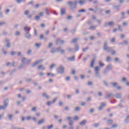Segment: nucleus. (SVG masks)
Listing matches in <instances>:
<instances>
[{
  "label": "nucleus",
  "instance_id": "f257e3e1",
  "mask_svg": "<svg viewBox=\"0 0 129 129\" xmlns=\"http://www.w3.org/2000/svg\"><path fill=\"white\" fill-rule=\"evenodd\" d=\"M21 62L22 63H21L19 67L18 68V70L23 69L25 66H28V65H29L31 62H32V59H27V57H24L22 58Z\"/></svg>",
  "mask_w": 129,
  "mask_h": 129
},
{
  "label": "nucleus",
  "instance_id": "f03ea898",
  "mask_svg": "<svg viewBox=\"0 0 129 129\" xmlns=\"http://www.w3.org/2000/svg\"><path fill=\"white\" fill-rule=\"evenodd\" d=\"M78 3V1H74V3L72 1H69L68 2V6H70L71 10L72 11H74V10H76L77 9V4Z\"/></svg>",
  "mask_w": 129,
  "mask_h": 129
},
{
  "label": "nucleus",
  "instance_id": "7ed1b4c3",
  "mask_svg": "<svg viewBox=\"0 0 129 129\" xmlns=\"http://www.w3.org/2000/svg\"><path fill=\"white\" fill-rule=\"evenodd\" d=\"M94 70L95 77H96V78H99V79H100V78H101V76L100 75V73H99V71H100V67H96L94 69Z\"/></svg>",
  "mask_w": 129,
  "mask_h": 129
},
{
  "label": "nucleus",
  "instance_id": "20e7f679",
  "mask_svg": "<svg viewBox=\"0 0 129 129\" xmlns=\"http://www.w3.org/2000/svg\"><path fill=\"white\" fill-rule=\"evenodd\" d=\"M4 105L0 106V110H2V109L3 110H6V109H7V107L9 106V99H6L4 101Z\"/></svg>",
  "mask_w": 129,
  "mask_h": 129
},
{
  "label": "nucleus",
  "instance_id": "39448f33",
  "mask_svg": "<svg viewBox=\"0 0 129 129\" xmlns=\"http://www.w3.org/2000/svg\"><path fill=\"white\" fill-rule=\"evenodd\" d=\"M103 50H104V51H106V52H107V53H108V52L112 51V48L107 46V41H104Z\"/></svg>",
  "mask_w": 129,
  "mask_h": 129
},
{
  "label": "nucleus",
  "instance_id": "423d86ee",
  "mask_svg": "<svg viewBox=\"0 0 129 129\" xmlns=\"http://www.w3.org/2000/svg\"><path fill=\"white\" fill-rule=\"evenodd\" d=\"M56 71L57 73H59V74H63L65 71V69L63 66H60L59 67L56 69Z\"/></svg>",
  "mask_w": 129,
  "mask_h": 129
},
{
  "label": "nucleus",
  "instance_id": "0eeeda50",
  "mask_svg": "<svg viewBox=\"0 0 129 129\" xmlns=\"http://www.w3.org/2000/svg\"><path fill=\"white\" fill-rule=\"evenodd\" d=\"M61 48L60 47H53L50 50V52L51 54H54L55 53H58L59 51H60Z\"/></svg>",
  "mask_w": 129,
  "mask_h": 129
},
{
  "label": "nucleus",
  "instance_id": "6e6552de",
  "mask_svg": "<svg viewBox=\"0 0 129 129\" xmlns=\"http://www.w3.org/2000/svg\"><path fill=\"white\" fill-rule=\"evenodd\" d=\"M110 97H114V94L113 93H108V92H106L105 99H109Z\"/></svg>",
  "mask_w": 129,
  "mask_h": 129
},
{
  "label": "nucleus",
  "instance_id": "1a4fd4ad",
  "mask_svg": "<svg viewBox=\"0 0 129 129\" xmlns=\"http://www.w3.org/2000/svg\"><path fill=\"white\" fill-rule=\"evenodd\" d=\"M43 59H39L38 60H37L36 61H35L34 63H33L31 65L32 68H34L36 67V66H37V65H38L39 63H41V62H43Z\"/></svg>",
  "mask_w": 129,
  "mask_h": 129
},
{
  "label": "nucleus",
  "instance_id": "9d476101",
  "mask_svg": "<svg viewBox=\"0 0 129 129\" xmlns=\"http://www.w3.org/2000/svg\"><path fill=\"white\" fill-rule=\"evenodd\" d=\"M120 7H121V5H112V8L114 9V10H116L117 12H119L120 11Z\"/></svg>",
  "mask_w": 129,
  "mask_h": 129
},
{
  "label": "nucleus",
  "instance_id": "9b49d317",
  "mask_svg": "<svg viewBox=\"0 0 129 129\" xmlns=\"http://www.w3.org/2000/svg\"><path fill=\"white\" fill-rule=\"evenodd\" d=\"M60 38H58L55 41V44L56 45H59V43H60V45H62L65 43V41L64 40H60Z\"/></svg>",
  "mask_w": 129,
  "mask_h": 129
},
{
  "label": "nucleus",
  "instance_id": "f8f14e48",
  "mask_svg": "<svg viewBox=\"0 0 129 129\" xmlns=\"http://www.w3.org/2000/svg\"><path fill=\"white\" fill-rule=\"evenodd\" d=\"M24 36L26 39H30L32 37V35L30 34V32H25Z\"/></svg>",
  "mask_w": 129,
  "mask_h": 129
},
{
  "label": "nucleus",
  "instance_id": "ddd939ff",
  "mask_svg": "<svg viewBox=\"0 0 129 129\" xmlns=\"http://www.w3.org/2000/svg\"><path fill=\"white\" fill-rule=\"evenodd\" d=\"M115 96L116 98H117V99H120L121 98H122V93H116Z\"/></svg>",
  "mask_w": 129,
  "mask_h": 129
},
{
  "label": "nucleus",
  "instance_id": "4468645a",
  "mask_svg": "<svg viewBox=\"0 0 129 129\" xmlns=\"http://www.w3.org/2000/svg\"><path fill=\"white\" fill-rule=\"evenodd\" d=\"M6 42L7 43L6 47L7 48H11L12 47V44H11V40L10 39H6Z\"/></svg>",
  "mask_w": 129,
  "mask_h": 129
},
{
  "label": "nucleus",
  "instance_id": "2eb2a0df",
  "mask_svg": "<svg viewBox=\"0 0 129 129\" xmlns=\"http://www.w3.org/2000/svg\"><path fill=\"white\" fill-rule=\"evenodd\" d=\"M42 96L46 98V99H49V98H50V96L48 95L46 92L42 93Z\"/></svg>",
  "mask_w": 129,
  "mask_h": 129
},
{
  "label": "nucleus",
  "instance_id": "dca6fc26",
  "mask_svg": "<svg viewBox=\"0 0 129 129\" xmlns=\"http://www.w3.org/2000/svg\"><path fill=\"white\" fill-rule=\"evenodd\" d=\"M105 106V102H102L101 104V105L98 108V110L101 111L103 110V107Z\"/></svg>",
  "mask_w": 129,
  "mask_h": 129
},
{
  "label": "nucleus",
  "instance_id": "f3484780",
  "mask_svg": "<svg viewBox=\"0 0 129 129\" xmlns=\"http://www.w3.org/2000/svg\"><path fill=\"white\" fill-rule=\"evenodd\" d=\"M60 15L61 16L66 15V9L65 8H62L60 9Z\"/></svg>",
  "mask_w": 129,
  "mask_h": 129
},
{
  "label": "nucleus",
  "instance_id": "a211bd4d",
  "mask_svg": "<svg viewBox=\"0 0 129 129\" xmlns=\"http://www.w3.org/2000/svg\"><path fill=\"white\" fill-rule=\"evenodd\" d=\"M113 68V67L112 66V64H111V63L109 64L106 68V69L108 70L109 71L112 70Z\"/></svg>",
  "mask_w": 129,
  "mask_h": 129
},
{
  "label": "nucleus",
  "instance_id": "6ab92c4d",
  "mask_svg": "<svg viewBox=\"0 0 129 129\" xmlns=\"http://www.w3.org/2000/svg\"><path fill=\"white\" fill-rule=\"evenodd\" d=\"M24 30L25 33L30 32V31H31V27L25 26L24 28Z\"/></svg>",
  "mask_w": 129,
  "mask_h": 129
},
{
  "label": "nucleus",
  "instance_id": "aec40b11",
  "mask_svg": "<svg viewBox=\"0 0 129 129\" xmlns=\"http://www.w3.org/2000/svg\"><path fill=\"white\" fill-rule=\"evenodd\" d=\"M67 60L68 61H75V55H74L71 57H68L67 58Z\"/></svg>",
  "mask_w": 129,
  "mask_h": 129
},
{
  "label": "nucleus",
  "instance_id": "412c9836",
  "mask_svg": "<svg viewBox=\"0 0 129 129\" xmlns=\"http://www.w3.org/2000/svg\"><path fill=\"white\" fill-rule=\"evenodd\" d=\"M87 123V120L84 119L82 121L79 123L80 125H84V124H86Z\"/></svg>",
  "mask_w": 129,
  "mask_h": 129
},
{
  "label": "nucleus",
  "instance_id": "4be33fe9",
  "mask_svg": "<svg viewBox=\"0 0 129 129\" xmlns=\"http://www.w3.org/2000/svg\"><path fill=\"white\" fill-rule=\"evenodd\" d=\"M79 40L78 38H75L71 41V44H75Z\"/></svg>",
  "mask_w": 129,
  "mask_h": 129
},
{
  "label": "nucleus",
  "instance_id": "5701e85b",
  "mask_svg": "<svg viewBox=\"0 0 129 129\" xmlns=\"http://www.w3.org/2000/svg\"><path fill=\"white\" fill-rule=\"evenodd\" d=\"M45 118H42L38 121L37 124L38 125L42 124V123H44V122H45Z\"/></svg>",
  "mask_w": 129,
  "mask_h": 129
},
{
  "label": "nucleus",
  "instance_id": "b1692460",
  "mask_svg": "<svg viewBox=\"0 0 129 129\" xmlns=\"http://www.w3.org/2000/svg\"><path fill=\"white\" fill-rule=\"evenodd\" d=\"M113 123V120L110 119L107 120V124H112Z\"/></svg>",
  "mask_w": 129,
  "mask_h": 129
},
{
  "label": "nucleus",
  "instance_id": "393cba45",
  "mask_svg": "<svg viewBox=\"0 0 129 129\" xmlns=\"http://www.w3.org/2000/svg\"><path fill=\"white\" fill-rule=\"evenodd\" d=\"M110 84L111 85H112L113 86V87H115V88L117 87L118 84H117V83H116V82H115V83L110 82Z\"/></svg>",
  "mask_w": 129,
  "mask_h": 129
},
{
  "label": "nucleus",
  "instance_id": "a878e982",
  "mask_svg": "<svg viewBox=\"0 0 129 129\" xmlns=\"http://www.w3.org/2000/svg\"><path fill=\"white\" fill-rule=\"evenodd\" d=\"M121 20H123V19H125V17L124 16H125V12H121Z\"/></svg>",
  "mask_w": 129,
  "mask_h": 129
},
{
  "label": "nucleus",
  "instance_id": "bb28decb",
  "mask_svg": "<svg viewBox=\"0 0 129 129\" xmlns=\"http://www.w3.org/2000/svg\"><path fill=\"white\" fill-rule=\"evenodd\" d=\"M79 4H80L81 6H83V5L85 4V0H80L79 1Z\"/></svg>",
  "mask_w": 129,
  "mask_h": 129
},
{
  "label": "nucleus",
  "instance_id": "cd10ccee",
  "mask_svg": "<svg viewBox=\"0 0 129 129\" xmlns=\"http://www.w3.org/2000/svg\"><path fill=\"white\" fill-rule=\"evenodd\" d=\"M94 62H95V61H94V59H92L90 64V67L91 68H93V67H94Z\"/></svg>",
  "mask_w": 129,
  "mask_h": 129
},
{
  "label": "nucleus",
  "instance_id": "c85d7f7f",
  "mask_svg": "<svg viewBox=\"0 0 129 129\" xmlns=\"http://www.w3.org/2000/svg\"><path fill=\"white\" fill-rule=\"evenodd\" d=\"M19 65V63L18 62L14 61L12 63L13 67H17Z\"/></svg>",
  "mask_w": 129,
  "mask_h": 129
},
{
  "label": "nucleus",
  "instance_id": "c756f323",
  "mask_svg": "<svg viewBox=\"0 0 129 129\" xmlns=\"http://www.w3.org/2000/svg\"><path fill=\"white\" fill-rule=\"evenodd\" d=\"M38 70H40V69H42V70H45V67H43V65H40L39 66H38V68H37Z\"/></svg>",
  "mask_w": 129,
  "mask_h": 129
},
{
  "label": "nucleus",
  "instance_id": "7c9ffc66",
  "mask_svg": "<svg viewBox=\"0 0 129 129\" xmlns=\"http://www.w3.org/2000/svg\"><path fill=\"white\" fill-rule=\"evenodd\" d=\"M75 50L77 52L79 50V45L78 44H76Z\"/></svg>",
  "mask_w": 129,
  "mask_h": 129
},
{
  "label": "nucleus",
  "instance_id": "2f4dec72",
  "mask_svg": "<svg viewBox=\"0 0 129 129\" xmlns=\"http://www.w3.org/2000/svg\"><path fill=\"white\" fill-rule=\"evenodd\" d=\"M124 121L126 123H129V115H127L126 117V118L124 120Z\"/></svg>",
  "mask_w": 129,
  "mask_h": 129
},
{
  "label": "nucleus",
  "instance_id": "473e14b6",
  "mask_svg": "<svg viewBox=\"0 0 129 129\" xmlns=\"http://www.w3.org/2000/svg\"><path fill=\"white\" fill-rule=\"evenodd\" d=\"M16 71H17V69H13V70L10 73V76H12V75H13V74H14V73L16 72Z\"/></svg>",
  "mask_w": 129,
  "mask_h": 129
},
{
  "label": "nucleus",
  "instance_id": "72a5a7b5",
  "mask_svg": "<svg viewBox=\"0 0 129 129\" xmlns=\"http://www.w3.org/2000/svg\"><path fill=\"white\" fill-rule=\"evenodd\" d=\"M47 76H50H50L51 77H55L56 76V75H55L54 74H51V73H47Z\"/></svg>",
  "mask_w": 129,
  "mask_h": 129
},
{
  "label": "nucleus",
  "instance_id": "f704fd0d",
  "mask_svg": "<svg viewBox=\"0 0 129 129\" xmlns=\"http://www.w3.org/2000/svg\"><path fill=\"white\" fill-rule=\"evenodd\" d=\"M118 126V124H114L111 126V128H116Z\"/></svg>",
  "mask_w": 129,
  "mask_h": 129
},
{
  "label": "nucleus",
  "instance_id": "c9c22d12",
  "mask_svg": "<svg viewBox=\"0 0 129 129\" xmlns=\"http://www.w3.org/2000/svg\"><path fill=\"white\" fill-rule=\"evenodd\" d=\"M13 118H14V114H12L8 116V118L9 120H12V119H13Z\"/></svg>",
  "mask_w": 129,
  "mask_h": 129
},
{
  "label": "nucleus",
  "instance_id": "e433bc0d",
  "mask_svg": "<svg viewBox=\"0 0 129 129\" xmlns=\"http://www.w3.org/2000/svg\"><path fill=\"white\" fill-rule=\"evenodd\" d=\"M112 60V58L110 56H108L106 58V61L107 62H110Z\"/></svg>",
  "mask_w": 129,
  "mask_h": 129
},
{
  "label": "nucleus",
  "instance_id": "4c0bfd02",
  "mask_svg": "<svg viewBox=\"0 0 129 129\" xmlns=\"http://www.w3.org/2000/svg\"><path fill=\"white\" fill-rule=\"evenodd\" d=\"M108 25L109 27H111L114 25V22L113 21L110 22L108 23Z\"/></svg>",
  "mask_w": 129,
  "mask_h": 129
},
{
  "label": "nucleus",
  "instance_id": "58836bf2",
  "mask_svg": "<svg viewBox=\"0 0 129 129\" xmlns=\"http://www.w3.org/2000/svg\"><path fill=\"white\" fill-rule=\"evenodd\" d=\"M73 120L75 121H77V120H79V117L78 116H75L73 118Z\"/></svg>",
  "mask_w": 129,
  "mask_h": 129
},
{
  "label": "nucleus",
  "instance_id": "ea45409f",
  "mask_svg": "<svg viewBox=\"0 0 129 129\" xmlns=\"http://www.w3.org/2000/svg\"><path fill=\"white\" fill-rule=\"evenodd\" d=\"M45 11L46 15H47L48 16H49L50 13L49 12V9H48V8H45Z\"/></svg>",
  "mask_w": 129,
  "mask_h": 129
},
{
  "label": "nucleus",
  "instance_id": "a19ab883",
  "mask_svg": "<svg viewBox=\"0 0 129 129\" xmlns=\"http://www.w3.org/2000/svg\"><path fill=\"white\" fill-rule=\"evenodd\" d=\"M16 54H17V52L15 51H12L11 52V55L12 56H15V55H16Z\"/></svg>",
  "mask_w": 129,
  "mask_h": 129
},
{
  "label": "nucleus",
  "instance_id": "79ce46f5",
  "mask_svg": "<svg viewBox=\"0 0 129 129\" xmlns=\"http://www.w3.org/2000/svg\"><path fill=\"white\" fill-rule=\"evenodd\" d=\"M78 13H86V10L85 9H81L78 11Z\"/></svg>",
  "mask_w": 129,
  "mask_h": 129
},
{
  "label": "nucleus",
  "instance_id": "37998d69",
  "mask_svg": "<svg viewBox=\"0 0 129 129\" xmlns=\"http://www.w3.org/2000/svg\"><path fill=\"white\" fill-rule=\"evenodd\" d=\"M75 32H76V28L71 30V33L72 35H74V34H75Z\"/></svg>",
  "mask_w": 129,
  "mask_h": 129
},
{
  "label": "nucleus",
  "instance_id": "c03bdc74",
  "mask_svg": "<svg viewBox=\"0 0 129 129\" xmlns=\"http://www.w3.org/2000/svg\"><path fill=\"white\" fill-rule=\"evenodd\" d=\"M99 65L100 66V67H103V66H104V63H102V62H101V61H99Z\"/></svg>",
  "mask_w": 129,
  "mask_h": 129
},
{
  "label": "nucleus",
  "instance_id": "a18cd8bd",
  "mask_svg": "<svg viewBox=\"0 0 129 129\" xmlns=\"http://www.w3.org/2000/svg\"><path fill=\"white\" fill-rule=\"evenodd\" d=\"M114 60L115 62H118V63H121V61L119 60V58H118V57H115Z\"/></svg>",
  "mask_w": 129,
  "mask_h": 129
},
{
  "label": "nucleus",
  "instance_id": "49530a36",
  "mask_svg": "<svg viewBox=\"0 0 129 129\" xmlns=\"http://www.w3.org/2000/svg\"><path fill=\"white\" fill-rule=\"evenodd\" d=\"M108 70H107L106 69H105L103 71V74H104V75H105L106 74H107V73L108 72Z\"/></svg>",
  "mask_w": 129,
  "mask_h": 129
},
{
  "label": "nucleus",
  "instance_id": "de8ad7c7",
  "mask_svg": "<svg viewBox=\"0 0 129 129\" xmlns=\"http://www.w3.org/2000/svg\"><path fill=\"white\" fill-rule=\"evenodd\" d=\"M87 24H88V25H92V21L91 20H88Z\"/></svg>",
  "mask_w": 129,
  "mask_h": 129
},
{
  "label": "nucleus",
  "instance_id": "09e8293b",
  "mask_svg": "<svg viewBox=\"0 0 129 129\" xmlns=\"http://www.w3.org/2000/svg\"><path fill=\"white\" fill-rule=\"evenodd\" d=\"M118 30L120 32H122V29L121 28V26L120 25H118Z\"/></svg>",
  "mask_w": 129,
  "mask_h": 129
},
{
  "label": "nucleus",
  "instance_id": "8fccbe9b",
  "mask_svg": "<svg viewBox=\"0 0 129 129\" xmlns=\"http://www.w3.org/2000/svg\"><path fill=\"white\" fill-rule=\"evenodd\" d=\"M29 14H30V11H29V10H26L24 12V15L25 16H28V15H29Z\"/></svg>",
  "mask_w": 129,
  "mask_h": 129
},
{
  "label": "nucleus",
  "instance_id": "3c124183",
  "mask_svg": "<svg viewBox=\"0 0 129 129\" xmlns=\"http://www.w3.org/2000/svg\"><path fill=\"white\" fill-rule=\"evenodd\" d=\"M16 1L17 2V3H18V4H21V3H22V2L23 3H25V0H16Z\"/></svg>",
  "mask_w": 129,
  "mask_h": 129
},
{
  "label": "nucleus",
  "instance_id": "603ef678",
  "mask_svg": "<svg viewBox=\"0 0 129 129\" xmlns=\"http://www.w3.org/2000/svg\"><path fill=\"white\" fill-rule=\"evenodd\" d=\"M128 24H127V22H123L122 23V26L123 27H126L127 26Z\"/></svg>",
  "mask_w": 129,
  "mask_h": 129
},
{
  "label": "nucleus",
  "instance_id": "864d4df0",
  "mask_svg": "<svg viewBox=\"0 0 129 129\" xmlns=\"http://www.w3.org/2000/svg\"><path fill=\"white\" fill-rule=\"evenodd\" d=\"M98 12L101 14V13H102L103 11V9H101V8H98L97 9Z\"/></svg>",
  "mask_w": 129,
  "mask_h": 129
},
{
  "label": "nucleus",
  "instance_id": "5fc2aeb1",
  "mask_svg": "<svg viewBox=\"0 0 129 129\" xmlns=\"http://www.w3.org/2000/svg\"><path fill=\"white\" fill-rule=\"evenodd\" d=\"M103 84L104 85H105V86H106L107 87H108V86H109V85H108V83H107V82H106V81H105L103 82Z\"/></svg>",
  "mask_w": 129,
  "mask_h": 129
},
{
  "label": "nucleus",
  "instance_id": "6e6d98bb",
  "mask_svg": "<svg viewBox=\"0 0 129 129\" xmlns=\"http://www.w3.org/2000/svg\"><path fill=\"white\" fill-rule=\"evenodd\" d=\"M88 85L89 86H92V85H93V82H91V81H89L88 82Z\"/></svg>",
  "mask_w": 129,
  "mask_h": 129
},
{
  "label": "nucleus",
  "instance_id": "4d7b16f0",
  "mask_svg": "<svg viewBox=\"0 0 129 129\" xmlns=\"http://www.w3.org/2000/svg\"><path fill=\"white\" fill-rule=\"evenodd\" d=\"M41 45H42V43H41L35 44V46L37 48H40V46H41Z\"/></svg>",
  "mask_w": 129,
  "mask_h": 129
},
{
  "label": "nucleus",
  "instance_id": "13d9d810",
  "mask_svg": "<svg viewBox=\"0 0 129 129\" xmlns=\"http://www.w3.org/2000/svg\"><path fill=\"white\" fill-rule=\"evenodd\" d=\"M52 104H53L52 101H49L47 102V105H48V106H50V105H51Z\"/></svg>",
  "mask_w": 129,
  "mask_h": 129
},
{
  "label": "nucleus",
  "instance_id": "bf43d9fd",
  "mask_svg": "<svg viewBox=\"0 0 129 129\" xmlns=\"http://www.w3.org/2000/svg\"><path fill=\"white\" fill-rule=\"evenodd\" d=\"M68 52H69V53H71V52H73V48H72L71 47H69L68 48Z\"/></svg>",
  "mask_w": 129,
  "mask_h": 129
},
{
  "label": "nucleus",
  "instance_id": "052dcab7",
  "mask_svg": "<svg viewBox=\"0 0 129 129\" xmlns=\"http://www.w3.org/2000/svg\"><path fill=\"white\" fill-rule=\"evenodd\" d=\"M66 19H67V20H72V16H71V15L68 16Z\"/></svg>",
  "mask_w": 129,
  "mask_h": 129
},
{
  "label": "nucleus",
  "instance_id": "680f3d73",
  "mask_svg": "<svg viewBox=\"0 0 129 129\" xmlns=\"http://www.w3.org/2000/svg\"><path fill=\"white\" fill-rule=\"evenodd\" d=\"M55 66H56V64L53 63L52 64H51L50 66V69H53V68H54V67H55Z\"/></svg>",
  "mask_w": 129,
  "mask_h": 129
},
{
  "label": "nucleus",
  "instance_id": "e2e57ef3",
  "mask_svg": "<svg viewBox=\"0 0 129 129\" xmlns=\"http://www.w3.org/2000/svg\"><path fill=\"white\" fill-rule=\"evenodd\" d=\"M67 119L69 121V122L72 121V117L69 116L68 117Z\"/></svg>",
  "mask_w": 129,
  "mask_h": 129
},
{
  "label": "nucleus",
  "instance_id": "0e129e2a",
  "mask_svg": "<svg viewBox=\"0 0 129 129\" xmlns=\"http://www.w3.org/2000/svg\"><path fill=\"white\" fill-rule=\"evenodd\" d=\"M32 111H34V112H36L37 111V107H34L32 108Z\"/></svg>",
  "mask_w": 129,
  "mask_h": 129
},
{
  "label": "nucleus",
  "instance_id": "69168bd1",
  "mask_svg": "<svg viewBox=\"0 0 129 129\" xmlns=\"http://www.w3.org/2000/svg\"><path fill=\"white\" fill-rule=\"evenodd\" d=\"M88 49H89V47H86L85 48H84L82 49L83 52H86V51H87V50H88Z\"/></svg>",
  "mask_w": 129,
  "mask_h": 129
},
{
  "label": "nucleus",
  "instance_id": "338daca9",
  "mask_svg": "<svg viewBox=\"0 0 129 129\" xmlns=\"http://www.w3.org/2000/svg\"><path fill=\"white\" fill-rule=\"evenodd\" d=\"M90 30H95V29H96V27L94 26H92L90 27Z\"/></svg>",
  "mask_w": 129,
  "mask_h": 129
},
{
  "label": "nucleus",
  "instance_id": "774afa93",
  "mask_svg": "<svg viewBox=\"0 0 129 129\" xmlns=\"http://www.w3.org/2000/svg\"><path fill=\"white\" fill-rule=\"evenodd\" d=\"M75 110L76 111H80V107H76L75 109Z\"/></svg>",
  "mask_w": 129,
  "mask_h": 129
}]
</instances>
